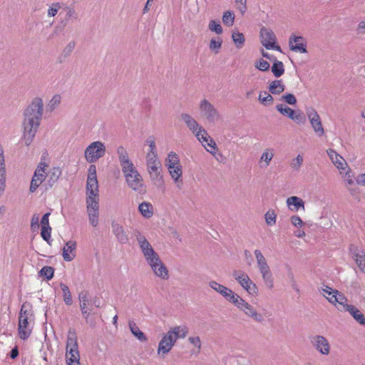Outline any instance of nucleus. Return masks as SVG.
Masks as SVG:
<instances>
[{
	"label": "nucleus",
	"instance_id": "nucleus-1",
	"mask_svg": "<svg viewBox=\"0 0 365 365\" xmlns=\"http://www.w3.org/2000/svg\"><path fill=\"white\" fill-rule=\"evenodd\" d=\"M43 103L41 98H34L24 111L22 140L26 146L34 140L43 116Z\"/></svg>",
	"mask_w": 365,
	"mask_h": 365
},
{
	"label": "nucleus",
	"instance_id": "nucleus-2",
	"mask_svg": "<svg viewBox=\"0 0 365 365\" xmlns=\"http://www.w3.org/2000/svg\"><path fill=\"white\" fill-rule=\"evenodd\" d=\"M180 118L185 123L189 130L195 134L197 140L202 143V145L211 154H215L217 150L216 143L212 138L208 135L207 131L193 118L190 114L182 113Z\"/></svg>",
	"mask_w": 365,
	"mask_h": 365
},
{
	"label": "nucleus",
	"instance_id": "nucleus-3",
	"mask_svg": "<svg viewBox=\"0 0 365 365\" xmlns=\"http://www.w3.org/2000/svg\"><path fill=\"white\" fill-rule=\"evenodd\" d=\"M188 329L186 326H175L171 328L160 341L158 348V353L163 356L167 354L175 345L178 339H183L186 336Z\"/></svg>",
	"mask_w": 365,
	"mask_h": 365
},
{
	"label": "nucleus",
	"instance_id": "nucleus-4",
	"mask_svg": "<svg viewBox=\"0 0 365 365\" xmlns=\"http://www.w3.org/2000/svg\"><path fill=\"white\" fill-rule=\"evenodd\" d=\"M32 317L33 310L31 304L29 302L24 303L20 309L18 326L19 337L23 340L27 339L31 334L29 320Z\"/></svg>",
	"mask_w": 365,
	"mask_h": 365
},
{
	"label": "nucleus",
	"instance_id": "nucleus-5",
	"mask_svg": "<svg viewBox=\"0 0 365 365\" xmlns=\"http://www.w3.org/2000/svg\"><path fill=\"white\" fill-rule=\"evenodd\" d=\"M66 356L67 365H81L77 334L73 329L68 331Z\"/></svg>",
	"mask_w": 365,
	"mask_h": 365
},
{
	"label": "nucleus",
	"instance_id": "nucleus-6",
	"mask_svg": "<svg viewBox=\"0 0 365 365\" xmlns=\"http://www.w3.org/2000/svg\"><path fill=\"white\" fill-rule=\"evenodd\" d=\"M136 240L143 254L145 261L150 265V267L161 261L158 254L153 250L145 237L140 232H137Z\"/></svg>",
	"mask_w": 365,
	"mask_h": 365
},
{
	"label": "nucleus",
	"instance_id": "nucleus-7",
	"mask_svg": "<svg viewBox=\"0 0 365 365\" xmlns=\"http://www.w3.org/2000/svg\"><path fill=\"white\" fill-rule=\"evenodd\" d=\"M123 174L128 186L130 189L139 194L145 192L146 187L144 185L143 177L135 167L126 170Z\"/></svg>",
	"mask_w": 365,
	"mask_h": 365
},
{
	"label": "nucleus",
	"instance_id": "nucleus-8",
	"mask_svg": "<svg viewBox=\"0 0 365 365\" xmlns=\"http://www.w3.org/2000/svg\"><path fill=\"white\" fill-rule=\"evenodd\" d=\"M106 145L101 141L91 143L85 150L84 155L86 160L90 163H96L106 154Z\"/></svg>",
	"mask_w": 365,
	"mask_h": 365
},
{
	"label": "nucleus",
	"instance_id": "nucleus-9",
	"mask_svg": "<svg viewBox=\"0 0 365 365\" xmlns=\"http://www.w3.org/2000/svg\"><path fill=\"white\" fill-rule=\"evenodd\" d=\"M199 110L201 116L210 123H215L221 119L220 112L206 99H203L200 101Z\"/></svg>",
	"mask_w": 365,
	"mask_h": 365
},
{
	"label": "nucleus",
	"instance_id": "nucleus-10",
	"mask_svg": "<svg viewBox=\"0 0 365 365\" xmlns=\"http://www.w3.org/2000/svg\"><path fill=\"white\" fill-rule=\"evenodd\" d=\"M232 304L237 307L240 311L243 312L247 317L253 319L255 322L262 323L264 321L262 314L258 312L252 305L245 302L239 295L237 299L233 301Z\"/></svg>",
	"mask_w": 365,
	"mask_h": 365
},
{
	"label": "nucleus",
	"instance_id": "nucleus-11",
	"mask_svg": "<svg viewBox=\"0 0 365 365\" xmlns=\"http://www.w3.org/2000/svg\"><path fill=\"white\" fill-rule=\"evenodd\" d=\"M98 188L96 167L95 165H91L88 168L86 181V197H99Z\"/></svg>",
	"mask_w": 365,
	"mask_h": 365
},
{
	"label": "nucleus",
	"instance_id": "nucleus-12",
	"mask_svg": "<svg viewBox=\"0 0 365 365\" xmlns=\"http://www.w3.org/2000/svg\"><path fill=\"white\" fill-rule=\"evenodd\" d=\"M232 276L249 294H255L257 293V287L256 284L245 272L235 270L232 272Z\"/></svg>",
	"mask_w": 365,
	"mask_h": 365
},
{
	"label": "nucleus",
	"instance_id": "nucleus-13",
	"mask_svg": "<svg viewBox=\"0 0 365 365\" xmlns=\"http://www.w3.org/2000/svg\"><path fill=\"white\" fill-rule=\"evenodd\" d=\"M47 167L46 163L41 162L37 168H36L34 173L32 176L31 184L29 187V191L31 193L36 192L37 188L42 184L46 180V175L45 168Z\"/></svg>",
	"mask_w": 365,
	"mask_h": 365
},
{
	"label": "nucleus",
	"instance_id": "nucleus-14",
	"mask_svg": "<svg viewBox=\"0 0 365 365\" xmlns=\"http://www.w3.org/2000/svg\"><path fill=\"white\" fill-rule=\"evenodd\" d=\"M261 43L267 49H274L281 51L279 46L276 45V36L274 32L265 27L260 30Z\"/></svg>",
	"mask_w": 365,
	"mask_h": 365
},
{
	"label": "nucleus",
	"instance_id": "nucleus-15",
	"mask_svg": "<svg viewBox=\"0 0 365 365\" xmlns=\"http://www.w3.org/2000/svg\"><path fill=\"white\" fill-rule=\"evenodd\" d=\"M307 115L310 121L311 125L318 136L321 137L324 134L319 115L314 108H309L307 110Z\"/></svg>",
	"mask_w": 365,
	"mask_h": 365
},
{
	"label": "nucleus",
	"instance_id": "nucleus-16",
	"mask_svg": "<svg viewBox=\"0 0 365 365\" xmlns=\"http://www.w3.org/2000/svg\"><path fill=\"white\" fill-rule=\"evenodd\" d=\"M210 287L215 290L217 292L220 293L222 296H223L227 301L230 303H233V301L237 299L238 294L235 293L230 289L225 287L222 284L217 283L215 281H211L209 283Z\"/></svg>",
	"mask_w": 365,
	"mask_h": 365
},
{
	"label": "nucleus",
	"instance_id": "nucleus-17",
	"mask_svg": "<svg viewBox=\"0 0 365 365\" xmlns=\"http://www.w3.org/2000/svg\"><path fill=\"white\" fill-rule=\"evenodd\" d=\"M314 348L322 354L328 355L330 352V344L328 340L322 335L313 336L310 339Z\"/></svg>",
	"mask_w": 365,
	"mask_h": 365
},
{
	"label": "nucleus",
	"instance_id": "nucleus-18",
	"mask_svg": "<svg viewBox=\"0 0 365 365\" xmlns=\"http://www.w3.org/2000/svg\"><path fill=\"white\" fill-rule=\"evenodd\" d=\"M116 152L122 173H125L126 170L135 167L133 163L130 159L128 151L123 146H119L117 148Z\"/></svg>",
	"mask_w": 365,
	"mask_h": 365
},
{
	"label": "nucleus",
	"instance_id": "nucleus-19",
	"mask_svg": "<svg viewBox=\"0 0 365 365\" xmlns=\"http://www.w3.org/2000/svg\"><path fill=\"white\" fill-rule=\"evenodd\" d=\"M290 49L301 53H307V42L301 36L292 35L289 40Z\"/></svg>",
	"mask_w": 365,
	"mask_h": 365
},
{
	"label": "nucleus",
	"instance_id": "nucleus-20",
	"mask_svg": "<svg viewBox=\"0 0 365 365\" xmlns=\"http://www.w3.org/2000/svg\"><path fill=\"white\" fill-rule=\"evenodd\" d=\"M327 299L329 302L334 305L338 304L336 308L341 312L346 311V307L350 305L347 304L348 300L345 295L342 293H340L338 290H335V294L327 297Z\"/></svg>",
	"mask_w": 365,
	"mask_h": 365
},
{
	"label": "nucleus",
	"instance_id": "nucleus-21",
	"mask_svg": "<svg viewBox=\"0 0 365 365\" xmlns=\"http://www.w3.org/2000/svg\"><path fill=\"white\" fill-rule=\"evenodd\" d=\"M350 252L360 271L365 273V252L356 247L351 246Z\"/></svg>",
	"mask_w": 365,
	"mask_h": 365
},
{
	"label": "nucleus",
	"instance_id": "nucleus-22",
	"mask_svg": "<svg viewBox=\"0 0 365 365\" xmlns=\"http://www.w3.org/2000/svg\"><path fill=\"white\" fill-rule=\"evenodd\" d=\"M112 232L120 244H126L128 242V235L122 225L118 222H113L111 224Z\"/></svg>",
	"mask_w": 365,
	"mask_h": 365
},
{
	"label": "nucleus",
	"instance_id": "nucleus-23",
	"mask_svg": "<svg viewBox=\"0 0 365 365\" xmlns=\"http://www.w3.org/2000/svg\"><path fill=\"white\" fill-rule=\"evenodd\" d=\"M6 162L4 153V149L0 145V196L2 195L6 188Z\"/></svg>",
	"mask_w": 365,
	"mask_h": 365
},
{
	"label": "nucleus",
	"instance_id": "nucleus-24",
	"mask_svg": "<svg viewBox=\"0 0 365 365\" xmlns=\"http://www.w3.org/2000/svg\"><path fill=\"white\" fill-rule=\"evenodd\" d=\"M76 242L69 240L62 249V255L63 259L66 262L72 261L76 257Z\"/></svg>",
	"mask_w": 365,
	"mask_h": 365
},
{
	"label": "nucleus",
	"instance_id": "nucleus-25",
	"mask_svg": "<svg viewBox=\"0 0 365 365\" xmlns=\"http://www.w3.org/2000/svg\"><path fill=\"white\" fill-rule=\"evenodd\" d=\"M168 169L172 179L176 185V187L178 189H181L183 185V181L182 178V168L180 163L173 166V168Z\"/></svg>",
	"mask_w": 365,
	"mask_h": 365
},
{
	"label": "nucleus",
	"instance_id": "nucleus-26",
	"mask_svg": "<svg viewBox=\"0 0 365 365\" xmlns=\"http://www.w3.org/2000/svg\"><path fill=\"white\" fill-rule=\"evenodd\" d=\"M145 165L148 174L163 170L158 157H145Z\"/></svg>",
	"mask_w": 365,
	"mask_h": 365
},
{
	"label": "nucleus",
	"instance_id": "nucleus-27",
	"mask_svg": "<svg viewBox=\"0 0 365 365\" xmlns=\"http://www.w3.org/2000/svg\"><path fill=\"white\" fill-rule=\"evenodd\" d=\"M47 182L46 183V189L51 188L58 181L59 177L61 175V170L58 167H53L47 173Z\"/></svg>",
	"mask_w": 365,
	"mask_h": 365
},
{
	"label": "nucleus",
	"instance_id": "nucleus-28",
	"mask_svg": "<svg viewBox=\"0 0 365 365\" xmlns=\"http://www.w3.org/2000/svg\"><path fill=\"white\" fill-rule=\"evenodd\" d=\"M287 205L291 211L297 212L300 209L304 210V202L299 197L292 196L287 199Z\"/></svg>",
	"mask_w": 365,
	"mask_h": 365
},
{
	"label": "nucleus",
	"instance_id": "nucleus-29",
	"mask_svg": "<svg viewBox=\"0 0 365 365\" xmlns=\"http://www.w3.org/2000/svg\"><path fill=\"white\" fill-rule=\"evenodd\" d=\"M152 184L158 189H162L165 186V180L163 170L148 174Z\"/></svg>",
	"mask_w": 365,
	"mask_h": 365
},
{
	"label": "nucleus",
	"instance_id": "nucleus-30",
	"mask_svg": "<svg viewBox=\"0 0 365 365\" xmlns=\"http://www.w3.org/2000/svg\"><path fill=\"white\" fill-rule=\"evenodd\" d=\"M154 274L163 279H168L169 277L168 274V270L165 265L163 264V262L160 261V262L153 265L150 267Z\"/></svg>",
	"mask_w": 365,
	"mask_h": 365
},
{
	"label": "nucleus",
	"instance_id": "nucleus-31",
	"mask_svg": "<svg viewBox=\"0 0 365 365\" xmlns=\"http://www.w3.org/2000/svg\"><path fill=\"white\" fill-rule=\"evenodd\" d=\"M346 312H348L359 324L365 326V317L359 309L354 305H349L346 307Z\"/></svg>",
	"mask_w": 365,
	"mask_h": 365
},
{
	"label": "nucleus",
	"instance_id": "nucleus-32",
	"mask_svg": "<svg viewBox=\"0 0 365 365\" xmlns=\"http://www.w3.org/2000/svg\"><path fill=\"white\" fill-rule=\"evenodd\" d=\"M274 155V150L272 148H267L262 153L259 164L261 168H267Z\"/></svg>",
	"mask_w": 365,
	"mask_h": 365
},
{
	"label": "nucleus",
	"instance_id": "nucleus-33",
	"mask_svg": "<svg viewBox=\"0 0 365 365\" xmlns=\"http://www.w3.org/2000/svg\"><path fill=\"white\" fill-rule=\"evenodd\" d=\"M268 88L272 94L279 95L284 91L285 86L282 80H274L270 83Z\"/></svg>",
	"mask_w": 365,
	"mask_h": 365
},
{
	"label": "nucleus",
	"instance_id": "nucleus-34",
	"mask_svg": "<svg viewBox=\"0 0 365 365\" xmlns=\"http://www.w3.org/2000/svg\"><path fill=\"white\" fill-rule=\"evenodd\" d=\"M138 210L140 214L145 218H150L153 214V207L151 203L143 202L138 206Z\"/></svg>",
	"mask_w": 365,
	"mask_h": 365
},
{
	"label": "nucleus",
	"instance_id": "nucleus-35",
	"mask_svg": "<svg viewBox=\"0 0 365 365\" xmlns=\"http://www.w3.org/2000/svg\"><path fill=\"white\" fill-rule=\"evenodd\" d=\"M129 328L131 333L140 341H145L147 338L145 334L141 331L139 327L133 321H129L128 322Z\"/></svg>",
	"mask_w": 365,
	"mask_h": 365
},
{
	"label": "nucleus",
	"instance_id": "nucleus-36",
	"mask_svg": "<svg viewBox=\"0 0 365 365\" xmlns=\"http://www.w3.org/2000/svg\"><path fill=\"white\" fill-rule=\"evenodd\" d=\"M254 253H255V258L257 260V264L259 270L261 271V270L269 269V267L264 257L260 252V250H255Z\"/></svg>",
	"mask_w": 365,
	"mask_h": 365
},
{
	"label": "nucleus",
	"instance_id": "nucleus-37",
	"mask_svg": "<svg viewBox=\"0 0 365 365\" xmlns=\"http://www.w3.org/2000/svg\"><path fill=\"white\" fill-rule=\"evenodd\" d=\"M165 165L168 168H173V166L180 164V158L178 155L173 152L170 151L165 158Z\"/></svg>",
	"mask_w": 365,
	"mask_h": 365
},
{
	"label": "nucleus",
	"instance_id": "nucleus-38",
	"mask_svg": "<svg viewBox=\"0 0 365 365\" xmlns=\"http://www.w3.org/2000/svg\"><path fill=\"white\" fill-rule=\"evenodd\" d=\"M145 143L149 146V150L147 152L145 157H158L155 138L153 136L148 137L146 139Z\"/></svg>",
	"mask_w": 365,
	"mask_h": 365
},
{
	"label": "nucleus",
	"instance_id": "nucleus-39",
	"mask_svg": "<svg viewBox=\"0 0 365 365\" xmlns=\"http://www.w3.org/2000/svg\"><path fill=\"white\" fill-rule=\"evenodd\" d=\"M266 287L272 289L274 287V282L270 269L259 271Z\"/></svg>",
	"mask_w": 365,
	"mask_h": 365
},
{
	"label": "nucleus",
	"instance_id": "nucleus-40",
	"mask_svg": "<svg viewBox=\"0 0 365 365\" xmlns=\"http://www.w3.org/2000/svg\"><path fill=\"white\" fill-rule=\"evenodd\" d=\"M272 72L277 78L282 76L284 73V68L282 62L274 58L273 65L272 66Z\"/></svg>",
	"mask_w": 365,
	"mask_h": 365
},
{
	"label": "nucleus",
	"instance_id": "nucleus-41",
	"mask_svg": "<svg viewBox=\"0 0 365 365\" xmlns=\"http://www.w3.org/2000/svg\"><path fill=\"white\" fill-rule=\"evenodd\" d=\"M60 287L63 292V298L65 304L66 305H71L73 304V298L68 287L63 283H61Z\"/></svg>",
	"mask_w": 365,
	"mask_h": 365
},
{
	"label": "nucleus",
	"instance_id": "nucleus-42",
	"mask_svg": "<svg viewBox=\"0 0 365 365\" xmlns=\"http://www.w3.org/2000/svg\"><path fill=\"white\" fill-rule=\"evenodd\" d=\"M232 38L237 48H241L245 44V36L242 33L239 31H233L232 34Z\"/></svg>",
	"mask_w": 365,
	"mask_h": 365
},
{
	"label": "nucleus",
	"instance_id": "nucleus-43",
	"mask_svg": "<svg viewBox=\"0 0 365 365\" xmlns=\"http://www.w3.org/2000/svg\"><path fill=\"white\" fill-rule=\"evenodd\" d=\"M87 212L90 224L93 227H96L98 225L99 209L87 210Z\"/></svg>",
	"mask_w": 365,
	"mask_h": 365
},
{
	"label": "nucleus",
	"instance_id": "nucleus-44",
	"mask_svg": "<svg viewBox=\"0 0 365 365\" xmlns=\"http://www.w3.org/2000/svg\"><path fill=\"white\" fill-rule=\"evenodd\" d=\"M258 100L262 105L267 106L272 103L274 98L271 94L264 91L259 93Z\"/></svg>",
	"mask_w": 365,
	"mask_h": 365
},
{
	"label": "nucleus",
	"instance_id": "nucleus-45",
	"mask_svg": "<svg viewBox=\"0 0 365 365\" xmlns=\"http://www.w3.org/2000/svg\"><path fill=\"white\" fill-rule=\"evenodd\" d=\"M87 210L99 209V197H86Z\"/></svg>",
	"mask_w": 365,
	"mask_h": 365
},
{
	"label": "nucleus",
	"instance_id": "nucleus-46",
	"mask_svg": "<svg viewBox=\"0 0 365 365\" xmlns=\"http://www.w3.org/2000/svg\"><path fill=\"white\" fill-rule=\"evenodd\" d=\"M78 299H79V305L84 303L85 307H91L92 304V300L91 297H89V294L87 291H81L78 294Z\"/></svg>",
	"mask_w": 365,
	"mask_h": 365
},
{
	"label": "nucleus",
	"instance_id": "nucleus-47",
	"mask_svg": "<svg viewBox=\"0 0 365 365\" xmlns=\"http://www.w3.org/2000/svg\"><path fill=\"white\" fill-rule=\"evenodd\" d=\"M235 21V14L231 11H226L224 12L222 16V22L225 25L227 26H231L233 25Z\"/></svg>",
	"mask_w": 365,
	"mask_h": 365
},
{
	"label": "nucleus",
	"instance_id": "nucleus-48",
	"mask_svg": "<svg viewBox=\"0 0 365 365\" xmlns=\"http://www.w3.org/2000/svg\"><path fill=\"white\" fill-rule=\"evenodd\" d=\"M276 109L283 115L288 116L289 118H292L294 115V110L288 106L284 107L282 104H278L276 106Z\"/></svg>",
	"mask_w": 365,
	"mask_h": 365
},
{
	"label": "nucleus",
	"instance_id": "nucleus-49",
	"mask_svg": "<svg viewBox=\"0 0 365 365\" xmlns=\"http://www.w3.org/2000/svg\"><path fill=\"white\" fill-rule=\"evenodd\" d=\"M267 225L272 226L276 223L277 215L273 210H269L264 215Z\"/></svg>",
	"mask_w": 365,
	"mask_h": 365
},
{
	"label": "nucleus",
	"instance_id": "nucleus-50",
	"mask_svg": "<svg viewBox=\"0 0 365 365\" xmlns=\"http://www.w3.org/2000/svg\"><path fill=\"white\" fill-rule=\"evenodd\" d=\"M41 276L45 277L47 280H50L53 277L54 269L52 267L44 266L39 272Z\"/></svg>",
	"mask_w": 365,
	"mask_h": 365
},
{
	"label": "nucleus",
	"instance_id": "nucleus-51",
	"mask_svg": "<svg viewBox=\"0 0 365 365\" xmlns=\"http://www.w3.org/2000/svg\"><path fill=\"white\" fill-rule=\"evenodd\" d=\"M61 102V97L59 94H56L53 96V98L50 100L48 107L51 111L53 110L56 108Z\"/></svg>",
	"mask_w": 365,
	"mask_h": 365
},
{
	"label": "nucleus",
	"instance_id": "nucleus-52",
	"mask_svg": "<svg viewBox=\"0 0 365 365\" xmlns=\"http://www.w3.org/2000/svg\"><path fill=\"white\" fill-rule=\"evenodd\" d=\"M303 156L299 154L296 158L293 159L290 163L291 168L296 171H298L303 164Z\"/></svg>",
	"mask_w": 365,
	"mask_h": 365
},
{
	"label": "nucleus",
	"instance_id": "nucleus-53",
	"mask_svg": "<svg viewBox=\"0 0 365 365\" xmlns=\"http://www.w3.org/2000/svg\"><path fill=\"white\" fill-rule=\"evenodd\" d=\"M209 29L210 31L215 32L217 34H221L223 31L220 23L215 20H211L210 21Z\"/></svg>",
	"mask_w": 365,
	"mask_h": 365
},
{
	"label": "nucleus",
	"instance_id": "nucleus-54",
	"mask_svg": "<svg viewBox=\"0 0 365 365\" xmlns=\"http://www.w3.org/2000/svg\"><path fill=\"white\" fill-rule=\"evenodd\" d=\"M51 227H41V237L46 241L48 243H49V240L51 239Z\"/></svg>",
	"mask_w": 365,
	"mask_h": 365
},
{
	"label": "nucleus",
	"instance_id": "nucleus-55",
	"mask_svg": "<svg viewBox=\"0 0 365 365\" xmlns=\"http://www.w3.org/2000/svg\"><path fill=\"white\" fill-rule=\"evenodd\" d=\"M80 309L86 322H89L91 312L92 310L91 307H85V304L83 303V305L80 304Z\"/></svg>",
	"mask_w": 365,
	"mask_h": 365
},
{
	"label": "nucleus",
	"instance_id": "nucleus-56",
	"mask_svg": "<svg viewBox=\"0 0 365 365\" xmlns=\"http://www.w3.org/2000/svg\"><path fill=\"white\" fill-rule=\"evenodd\" d=\"M334 160H332V163L335 165V166L340 170H344L345 165H346V163L345 160L341 156L339 155L338 158H334Z\"/></svg>",
	"mask_w": 365,
	"mask_h": 365
},
{
	"label": "nucleus",
	"instance_id": "nucleus-57",
	"mask_svg": "<svg viewBox=\"0 0 365 365\" xmlns=\"http://www.w3.org/2000/svg\"><path fill=\"white\" fill-rule=\"evenodd\" d=\"M269 63L263 59H260L255 62V67L262 71H267L269 68Z\"/></svg>",
	"mask_w": 365,
	"mask_h": 365
},
{
	"label": "nucleus",
	"instance_id": "nucleus-58",
	"mask_svg": "<svg viewBox=\"0 0 365 365\" xmlns=\"http://www.w3.org/2000/svg\"><path fill=\"white\" fill-rule=\"evenodd\" d=\"M237 9L242 14H244L247 9V0H234Z\"/></svg>",
	"mask_w": 365,
	"mask_h": 365
},
{
	"label": "nucleus",
	"instance_id": "nucleus-59",
	"mask_svg": "<svg viewBox=\"0 0 365 365\" xmlns=\"http://www.w3.org/2000/svg\"><path fill=\"white\" fill-rule=\"evenodd\" d=\"M222 43V41L219 38L218 40H215V38H212L210 43V48L211 50H217L215 51L216 53H218V50L221 48Z\"/></svg>",
	"mask_w": 365,
	"mask_h": 365
},
{
	"label": "nucleus",
	"instance_id": "nucleus-60",
	"mask_svg": "<svg viewBox=\"0 0 365 365\" xmlns=\"http://www.w3.org/2000/svg\"><path fill=\"white\" fill-rule=\"evenodd\" d=\"M281 99L289 105L293 106L297 103V99H296L294 95H293L292 93H287V94L282 96Z\"/></svg>",
	"mask_w": 365,
	"mask_h": 365
},
{
	"label": "nucleus",
	"instance_id": "nucleus-61",
	"mask_svg": "<svg viewBox=\"0 0 365 365\" xmlns=\"http://www.w3.org/2000/svg\"><path fill=\"white\" fill-rule=\"evenodd\" d=\"M75 46L76 43L74 41L69 42L63 50L62 55H63L64 57L68 56L73 51Z\"/></svg>",
	"mask_w": 365,
	"mask_h": 365
},
{
	"label": "nucleus",
	"instance_id": "nucleus-62",
	"mask_svg": "<svg viewBox=\"0 0 365 365\" xmlns=\"http://www.w3.org/2000/svg\"><path fill=\"white\" fill-rule=\"evenodd\" d=\"M39 227V215L34 214L31 220V228L32 230H38Z\"/></svg>",
	"mask_w": 365,
	"mask_h": 365
},
{
	"label": "nucleus",
	"instance_id": "nucleus-63",
	"mask_svg": "<svg viewBox=\"0 0 365 365\" xmlns=\"http://www.w3.org/2000/svg\"><path fill=\"white\" fill-rule=\"evenodd\" d=\"M60 9L59 4H53L48 11V16L50 17L55 16Z\"/></svg>",
	"mask_w": 365,
	"mask_h": 365
},
{
	"label": "nucleus",
	"instance_id": "nucleus-64",
	"mask_svg": "<svg viewBox=\"0 0 365 365\" xmlns=\"http://www.w3.org/2000/svg\"><path fill=\"white\" fill-rule=\"evenodd\" d=\"M291 222L294 227H302L304 225L302 220L298 215L291 217Z\"/></svg>",
	"mask_w": 365,
	"mask_h": 365
}]
</instances>
